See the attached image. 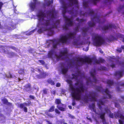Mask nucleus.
I'll return each mask as SVG.
<instances>
[{
  "mask_svg": "<svg viewBox=\"0 0 124 124\" xmlns=\"http://www.w3.org/2000/svg\"><path fill=\"white\" fill-rule=\"evenodd\" d=\"M91 107L93 111L96 114H97V113H96V110L95 108V106L94 103H92Z\"/></svg>",
  "mask_w": 124,
  "mask_h": 124,
  "instance_id": "f704fd0d",
  "label": "nucleus"
},
{
  "mask_svg": "<svg viewBox=\"0 0 124 124\" xmlns=\"http://www.w3.org/2000/svg\"><path fill=\"white\" fill-rule=\"evenodd\" d=\"M109 39H110V40L112 41H113L115 40L116 39V38H115L114 36H111L109 37Z\"/></svg>",
  "mask_w": 124,
  "mask_h": 124,
  "instance_id": "864d4df0",
  "label": "nucleus"
},
{
  "mask_svg": "<svg viewBox=\"0 0 124 124\" xmlns=\"http://www.w3.org/2000/svg\"><path fill=\"white\" fill-rule=\"evenodd\" d=\"M48 111H46L45 112V114L51 118H53L54 117V116L51 114L49 113Z\"/></svg>",
  "mask_w": 124,
  "mask_h": 124,
  "instance_id": "c9c22d12",
  "label": "nucleus"
},
{
  "mask_svg": "<svg viewBox=\"0 0 124 124\" xmlns=\"http://www.w3.org/2000/svg\"><path fill=\"white\" fill-rule=\"evenodd\" d=\"M38 61L39 62L41 63L42 65H44L45 64V62L43 60H38Z\"/></svg>",
  "mask_w": 124,
  "mask_h": 124,
  "instance_id": "bf43d9fd",
  "label": "nucleus"
},
{
  "mask_svg": "<svg viewBox=\"0 0 124 124\" xmlns=\"http://www.w3.org/2000/svg\"><path fill=\"white\" fill-rule=\"evenodd\" d=\"M93 45L96 46H100L105 43V41L102 36L100 35H96L93 39Z\"/></svg>",
  "mask_w": 124,
  "mask_h": 124,
  "instance_id": "20e7f679",
  "label": "nucleus"
},
{
  "mask_svg": "<svg viewBox=\"0 0 124 124\" xmlns=\"http://www.w3.org/2000/svg\"><path fill=\"white\" fill-rule=\"evenodd\" d=\"M99 70H108L107 68L106 67L102 66H101Z\"/></svg>",
  "mask_w": 124,
  "mask_h": 124,
  "instance_id": "4c0bfd02",
  "label": "nucleus"
},
{
  "mask_svg": "<svg viewBox=\"0 0 124 124\" xmlns=\"http://www.w3.org/2000/svg\"><path fill=\"white\" fill-rule=\"evenodd\" d=\"M56 50V49L52 48L49 51L48 54V57L51 58L53 56H56L57 53Z\"/></svg>",
  "mask_w": 124,
  "mask_h": 124,
  "instance_id": "ddd939ff",
  "label": "nucleus"
},
{
  "mask_svg": "<svg viewBox=\"0 0 124 124\" xmlns=\"http://www.w3.org/2000/svg\"><path fill=\"white\" fill-rule=\"evenodd\" d=\"M7 47L5 46H0V52L1 53L8 54V50L7 49Z\"/></svg>",
  "mask_w": 124,
  "mask_h": 124,
  "instance_id": "dca6fc26",
  "label": "nucleus"
},
{
  "mask_svg": "<svg viewBox=\"0 0 124 124\" xmlns=\"http://www.w3.org/2000/svg\"><path fill=\"white\" fill-rule=\"evenodd\" d=\"M76 20L78 22H79L80 23H82L83 22L85 23L86 21V20L85 19H80L79 17L77 18L76 19Z\"/></svg>",
  "mask_w": 124,
  "mask_h": 124,
  "instance_id": "cd10ccee",
  "label": "nucleus"
},
{
  "mask_svg": "<svg viewBox=\"0 0 124 124\" xmlns=\"http://www.w3.org/2000/svg\"><path fill=\"white\" fill-rule=\"evenodd\" d=\"M34 2L36 3L38 5H40L41 3L40 2L38 1L37 0H33Z\"/></svg>",
  "mask_w": 124,
  "mask_h": 124,
  "instance_id": "052dcab7",
  "label": "nucleus"
},
{
  "mask_svg": "<svg viewBox=\"0 0 124 124\" xmlns=\"http://www.w3.org/2000/svg\"><path fill=\"white\" fill-rule=\"evenodd\" d=\"M60 23V21L59 20H56L55 23H54V24L55 25H59Z\"/></svg>",
  "mask_w": 124,
  "mask_h": 124,
  "instance_id": "0e129e2a",
  "label": "nucleus"
},
{
  "mask_svg": "<svg viewBox=\"0 0 124 124\" xmlns=\"http://www.w3.org/2000/svg\"><path fill=\"white\" fill-rule=\"evenodd\" d=\"M53 0H52L51 1L49 0L46 2V5L48 7L50 6L51 4H53Z\"/></svg>",
  "mask_w": 124,
  "mask_h": 124,
  "instance_id": "a19ab883",
  "label": "nucleus"
},
{
  "mask_svg": "<svg viewBox=\"0 0 124 124\" xmlns=\"http://www.w3.org/2000/svg\"><path fill=\"white\" fill-rule=\"evenodd\" d=\"M68 117L70 119H75V117L74 116L70 114H69L68 115Z\"/></svg>",
  "mask_w": 124,
  "mask_h": 124,
  "instance_id": "de8ad7c7",
  "label": "nucleus"
},
{
  "mask_svg": "<svg viewBox=\"0 0 124 124\" xmlns=\"http://www.w3.org/2000/svg\"><path fill=\"white\" fill-rule=\"evenodd\" d=\"M27 102V103L25 102L19 104V106L20 108L23 109L24 111L26 113L27 112L28 110L27 108L25 106H29L32 104L30 100L28 101Z\"/></svg>",
  "mask_w": 124,
  "mask_h": 124,
  "instance_id": "1a4fd4ad",
  "label": "nucleus"
},
{
  "mask_svg": "<svg viewBox=\"0 0 124 124\" xmlns=\"http://www.w3.org/2000/svg\"><path fill=\"white\" fill-rule=\"evenodd\" d=\"M100 115V117L102 119V122L103 124H108V123L106 122V119L105 118V113H103L101 114H98Z\"/></svg>",
  "mask_w": 124,
  "mask_h": 124,
  "instance_id": "6ab92c4d",
  "label": "nucleus"
},
{
  "mask_svg": "<svg viewBox=\"0 0 124 124\" xmlns=\"http://www.w3.org/2000/svg\"><path fill=\"white\" fill-rule=\"evenodd\" d=\"M35 31V30H33L31 31H30L29 33H28L26 35L28 36H29L31 35V34H32Z\"/></svg>",
  "mask_w": 124,
  "mask_h": 124,
  "instance_id": "4d7b16f0",
  "label": "nucleus"
},
{
  "mask_svg": "<svg viewBox=\"0 0 124 124\" xmlns=\"http://www.w3.org/2000/svg\"><path fill=\"white\" fill-rule=\"evenodd\" d=\"M24 89L27 91H29L31 90V85L29 83L26 84L24 86Z\"/></svg>",
  "mask_w": 124,
  "mask_h": 124,
  "instance_id": "5701e85b",
  "label": "nucleus"
},
{
  "mask_svg": "<svg viewBox=\"0 0 124 124\" xmlns=\"http://www.w3.org/2000/svg\"><path fill=\"white\" fill-rule=\"evenodd\" d=\"M48 89L46 88H44L43 90V93L45 94H48Z\"/></svg>",
  "mask_w": 124,
  "mask_h": 124,
  "instance_id": "37998d69",
  "label": "nucleus"
},
{
  "mask_svg": "<svg viewBox=\"0 0 124 124\" xmlns=\"http://www.w3.org/2000/svg\"><path fill=\"white\" fill-rule=\"evenodd\" d=\"M68 12L71 15H72L74 14V12L73 10H70L68 11Z\"/></svg>",
  "mask_w": 124,
  "mask_h": 124,
  "instance_id": "69168bd1",
  "label": "nucleus"
},
{
  "mask_svg": "<svg viewBox=\"0 0 124 124\" xmlns=\"http://www.w3.org/2000/svg\"><path fill=\"white\" fill-rule=\"evenodd\" d=\"M115 107L118 108H120L121 107L119 104L116 103L115 104Z\"/></svg>",
  "mask_w": 124,
  "mask_h": 124,
  "instance_id": "680f3d73",
  "label": "nucleus"
},
{
  "mask_svg": "<svg viewBox=\"0 0 124 124\" xmlns=\"http://www.w3.org/2000/svg\"><path fill=\"white\" fill-rule=\"evenodd\" d=\"M30 99L31 100H34L35 97L34 95H30L29 96Z\"/></svg>",
  "mask_w": 124,
  "mask_h": 124,
  "instance_id": "5fc2aeb1",
  "label": "nucleus"
},
{
  "mask_svg": "<svg viewBox=\"0 0 124 124\" xmlns=\"http://www.w3.org/2000/svg\"><path fill=\"white\" fill-rule=\"evenodd\" d=\"M1 100L2 103L3 104L10 106L12 105V103L8 102V100L6 98H4L3 99H1Z\"/></svg>",
  "mask_w": 124,
  "mask_h": 124,
  "instance_id": "aec40b11",
  "label": "nucleus"
},
{
  "mask_svg": "<svg viewBox=\"0 0 124 124\" xmlns=\"http://www.w3.org/2000/svg\"><path fill=\"white\" fill-rule=\"evenodd\" d=\"M98 102L99 104L102 105L104 106V102L102 100L100 99L98 101Z\"/></svg>",
  "mask_w": 124,
  "mask_h": 124,
  "instance_id": "8fccbe9b",
  "label": "nucleus"
},
{
  "mask_svg": "<svg viewBox=\"0 0 124 124\" xmlns=\"http://www.w3.org/2000/svg\"><path fill=\"white\" fill-rule=\"evenodd\" d=\"M88 1H84L83 2V5L84 6V8H87L88 6Z\"/></svg>",
  "mask_w": 124,
  "mask_h": 124,
  "instance_id": "e433bc0d",
  "label": "nucleus"
},
{
  "mask_svg": "<svg viewBox=\"0 0 124 124\" xmlns=\"http://www.w3.org/2000/svg\"><path fill=\"white\" fill-rule=\"evenodd\" d=\"M55 112L56 114H58V115H60L61 114L59 110L57 108H55Z\"/></svg>",
  "mask_w": 124,
  "mask_h": 124,
  "instance_id": "49530a36",
  "label": "nucleus"
},
{
  "mask_svg": "<svg viewBox=\"0 0 124 124\" xmlns=\"http://www.w3.org/2000/svg\"><path fill=\"white\" fill-rule=\"evenodd\" d=\"M55 107L54 105H52L51 106L48 110L49 112H52L55 110Z\"/></svg>",
  "mask_w": 124,
  "mask_h": 124,
  "instance_id": "2f4dec72",
  "label": "nucleus"
},
{
  "mask_svg": "<svg viewBox=\"0 0 124 124\" xmlns=\"http://www.w3.org/2000/svg\"><path fill=\"white\" fill-rule=\"evenodd\" d=\"M116 84L117 85L120 86L124 87V82L122 83L121 81H120L118 82Z\"/></svg>",
  "mask_w": 124,
  "mask_h": 124,
  "instance_id": "c03bdc74",
  "label": "nucleus"
},
{
  "mask_svg": "<svg viewBox=\"0 0 124 124\" xmlns=\"http://www.w3.org/2000/svg\"><path fill=\"white\" fill-rule=\"evenodd\" d=\"M67 83L69 84V87L70 90L72 91L71 93L72 97L75 99L79 100L81 98V94L83 93L85 90V87L82 82L79 81H77L75 83V86H78L75 88L73 86L72 81L70 80H68Z\"/></svg>",
  "mask_w": 124,
  "mask_h": 124,
  "instance_id": "f257e3e1",
  "label": "nucleus"
},
{
  "mask_svg": "<svg viewBox=\"0 0 124 124\" xmlns=\"http://www.w3.org/2000/svg\"><path fill=\"white\" fill-rule=\"evenodd\" d=\"M82 11H81L80 12V16H87L88 15H90V16H92L94 14V11L92 9H91L90 8H89L86 12H85V13H84L83 14H82Z\"/></svg>",
  "mask_w": 124,
  "mask_h": 124,
  "instance_id": "9b49d317",
  "label": "nucleus"
},
{
  "mask_svg": "<svg viewBox=\"0 0 124 124\" xmlns=\"http://www.w3.org/2000/svg\"><path fill=\"white\" fill-rule=\"evenodd\" d=\"M59 43L57 41L55 42L54 41H53L52 45V48H53L55 49H57V46L59 45Z\"/></svg>",
  "mask_w": 124,
  "mask_h": 124,
  "instance_id": "393cba45",
  "label": "nucleus"
},
{
  "mask_svg": "<svg viewBox=\"0 0 124 124\" xmlns=\"http://www.w3.org/2000/svg\"><path fill=\"white\" fill-rule=\"evenodd\" d=\"M5 118V117L3 114H0V121L4 120Z\"/></svg>",
  "mask_w": 124,
  "mask_h": 124,
  "instance_id": "ea45409f",
  "label": "nucleus"
},
{
  "mask_svg": "<svg viewBox=\"0 0 124 124\" xmlns=\"http://www.w3.org/2000/svg\"><path fill=\"white\" fill-rule=\"evenodd\" d=\"M64 19L66 21L65 24L69 27L72 26L73 24V21L71 20V18H68L66 16H64Z\"/></svg>",
  "mask_w": 124,
  "mask_h": 124,
  "instance_id": "f8f14e48",
  "label": "nucleus"
},
{
  "mask_svg": "<svg viewBox=\"0 0 124 124\" xmlns=\"http://www.w3.org/2000/svg\"><path fill=\"white\" fill-rule=\"evenodd\" d=\"M37 5H38L36 3L32 2H31L29 4V6L31 11H34L36 9Z\"/></svg>",
  "mask_w": 124,
  "mask_h": 124,
  "instance_id": "a211bd4d",
  "label": "nucleus"
},
{
  "mask_svg": "<svg viewBox=\"0 0 124 124\" xmlns=\"http://www.w3.org/2000/svg\"><path fill=\"white\" fill-rule=\"evenodd\" d=\"M56 107L59 110L62 112L65 111L66 110V106L62 103L57 105Z\"/></svg>",
  "mask_w": 124,
  "mask_h": 124,
  "instance_id": "2eb2a0df",
  "label": "nucleus"
},
{
  "mask_svg": "<svg viewBox=\"0 0 124 124\" xmlns=\"http://www.w3.org/2000/svg\"><path fill=\"white\" fill-rule=\"evenodd\" d=\"M112 28L116 29L117 28V27L114 24H111L109 25L108 26L104 25L102 28V29L103 30L109 29H111Z\"/></svg>",
  "mask_w": 124,
  "mask_h": 124,
  "instance_id": "4468645a",
  "label": "nucleus"
},
{
  "mask_svg": "<svg viewBox=\"0 0 124 124\" xmlns=\"http://www.w3.org/2000/svg\"><path fill=\"white\" fill-rule=\"evenodd\" d=\"M8 47L9 48H11L12 49H13L15 50H16L17 49V48L16 47L13 46H10Z\"/></svg>",
  "mask_w": 124,
  "mask_h": 124,
  "instance_id": "e2e57ef3",
  "label": "nucleus"
},
{
  "mask_svg": "<svg viewBox=\"0 0 124 124\" xmlns=\"http://www.w3.org/2000/svg\"><path fill=\"white\" fill-rule=\"evenodd\" d=\"M62 28L63 30H68V27L66 25H64L63 26Z\"/></svg>",
  "mask_w": 124,
  "mask_h": 124,
  "instance_id": "3c124183",
  "label": "nucleus"
},
{
  "mask_svg": "<svg viewBox=\"0 0 124 124\" xmlns=\"http://www.w3.org/2000/svg\"><path fill=\"white\" fill-rule=\"evenodd\" d=\"M104 110L105 112L107 113H110L111 112V111L107 106L104 108Z\"/></svg>",
  "mask_w": 124,
  "mask_h": 124,
  "instance_id": "58836bf2",
  "label": "nucleus"
},
{
  "mask_svg": "<svg viewBox=\"0 0 124 124\" xmlns=\"http://www.w3.org/2000/svg\"><path fill=\"white\" fill-rule=\"evenodd\" d=\"M35 31V30H33L31 31H30L29 33H28L26 35L28 36H29L31 35V34H32Z\"/></svg>",
  "mask_w": 124,
  "mask_h": 124,
  "instance_id": "6e6d98bb",
  "label": "nucleus"
},
{
  "mask_svg": "<svg viewBox=\"0 0 124 124\" xmlns=\"http://www.w3.org/2000/svg\"><path fill=\"white\" fill-rule=\"evenodd\" d=\"M15 53L11 52L10 54V56L11 57H13L15 55Z\"/></svg>",
  "mask_w": 124,
  "mask_h": 124,
  "instance_id": "338daca9",
  "label": "nucleus"
},
{
  "mask_svg": "<svg viewBox=\"0 0 124 124\" xmlns=\"http://www.w3.org/2000/svg\"><path fill=\"white\" fill-rule=\"evenodd\" d=\"M47 13V15L50 16V20L54 19L56 16V12L54 9H53L51 11L48 10Z\"/></svg>",
  "mask_w": 124,
  "mask_h": 124,
  "instance_id": "9d476101",
  "label": "nucleus"
},
{
  "mask_svg": "<svg viewBox=\"0 0 124 124\" xmlns=\"http://www.w3.org/2000/svg\"><path fill=\"white\" fill-rule=\"evenodd\" d=\"M89 29V27L87 28H83L82 29V34L84 36H85L87 35L86 32L88 31V30Z\"/></svg>",
  "mask_w": 124,
  "mask_h": 124,
  "instance_id": "b1692460",
  "label": "nucleus"
},
{
  "mask_svg": "<svg viewBox=\"0 0 124 124\" xmlns=\"http://www.w3.org/2000/svg\"><path fill=\"white\" fill-rule=\"evenodd\" d=\"M68 53L67 49H65L64 50L60 52L59 56L61 57L64 56H67V54Z\"/></svg>",
  "mask_w": 124,
  "mask_h": 124,
  "instance_id": "412c9836",
  "label": "nucleus"
},
{
  "mask_svg": "<svg viewBox=\"0 0 124 124\" xmlns=\"http://www.w3.org/2000/svg\"><path fill=\"white\" fill-rule=\"evenodd\" d=\"M77 61L78 62H80L82 63H87L91 64L92 62L94 61V62L97 64H99V60H98L96 58L93 57L89 58L87 56H85L84 58H77Z\"/></svg>",
  "mask_w": 124,
  "mask_h": 124,
  "instance_id": "7ed1b4c3",
  "label": "nucleus"
},
{
  "mask_svg": "<svg viewBox=\"0 0 124 124\" xmlns=\"http://www.w3.org/2000/svg\"><path fill=\"white\" fill-rule=\"evenodd\" d=\"M51 95L52 96L53 95H55V93H56L55 90H54L53 91H51Z\"/></svg>",
  "mask_w": 124,
  "mask_h": 124,
  "instance_id": "774afa93",
  "label": "nucleus"
},
{
  "mask_svg": "<svg viewBox=\"0 0 124 124\" xmlns=\"http://www.w3.org/2000/svg\"><path fill=\"white\" fill-rule=\"evenodd\" d=\"M68 70V69L67 68H63L62 69L61 72L63 74H65L67 72Z\"/></svg>",
  "mask_w": 124,
  "mask_h": 124,
  "instance_id": "c85d7f7f",
  "label": "nucleus"
},
{
  "mask_svg": "<svg viewBox=\"0 0 124 124\" xmlns=\"http://www.w3.org/2000/svg\"><path fill=\"white\" fill-rule=\"evenodd\" d=\"M88 24L89 26L90 27H92L95 25V23L94 22H92L91 21L88 22Z\"/></svg>",
  "mask_w": 124,
  "mask_h": 124,
  "instance_id": "473e14b6",
  "label": "nucleus"
},
{
  "mask_svg": "<svg viewBox=\"0 0 124 124\" xmlns=\"http://www.w3.org/2000/svg\"><path fill=\"white\" fill-rule=\"evenodd\" d=\"M72 79H77L78 78V76L77 75H76L74 74H72Z\"/></svg>",
  "mask_w": 124,
  "mask_h": 124,
  "instance_id": "09e8293b",
  "label": "nucleus"
},
{
  "mask_svg": "<svg viewBox=\"0 0 124 124\" xmlns=\"http://www.w3.org/2000/svg\"><path fill=\"white\" fill-rule=\"evenodd\" d=\"M99 64L100 63H102L105 62V61L104 59H102L101 58H100L99 60Z\"/></svg>",
  "mask_w": 124,
  "mask_h": 124,
  "instance_id": "603ef678",
  "label": "nucleus"
},
{
  "mask_svg": "<svg viewBox=\"0 0 124 124\" xmlns=\"http://www.w3.org/2000/svg\"><path fill=\"white\" fill-rule=\"evenodd\" d=\"M46 15L44 12H40L38 15V17L39 18L42 17L39 19L38 25L43 29H46L50 24V20H45L44 17L46 16Z\"/></svg>",
  "mask_w": 124,
  "mask_h": 124,
  "instance_id": "f03ea898",
  "label": "nucleus"
},
{
  "mask_svg": "<svg viewBox=\"0 0 124 124\" xmlns=\"http://www.w3.org/2000/svg\"><path fill=\"white\" fill-rule=\"evenodd\" d=\"M121 66V70L116 71L114 74V76L118 78L122 77L123 76V73L124 72V60L119 63Z\"/></svg>",
  "mask_w": 124,
  "mask_h": 124,
  "instance_id": "6e6552de",
  "label": "nucleus"
},
{
  "mask_svg": "<svg viewBox=\"0 0 124 124\" xmlns=\"http://www.w3.org/2000/svg\"><path fill=\"white\" fill-rule=\"evenodd\" d=\"M90 95L91 97V100L93 101H96L97 99L96 97V94L94 92L91 93Z\"/></svg>",
  "mask_w": 124,
  "mask_h": 124,
  "instance_id": "4be33fe9",
  "label": "nucleus"
},
{
  "mask_svg": "<svg viewBox=\"0 0 124 124\" xmlns=\"http://www.w3.org/2000/svg\"><path fill=\"white\" fill-rule=\"evenodd\" d=\"M124 8V3L123 5H120L118 8L117 10L118 12H119L120 11Z\"/></svg>",
  "mask_w": 124,
  "mask_h": 124,
  "instance_id": "a18cd8bd",
  "label": "nucleus"
},
{
  "mask_svg": "<svg viewBox=\"0 0 124 124\" xmlns=\"http://www.w3.org/2000/svg\"><path fill=\"white\" fill-rule=\"evenodd\" d=\"M61 100L60 99H56L55 101V103L56 104L60 105L62 103L61 102Z\"/></svg>",
  "mask_w": 124,
  "mask_h": 124,
  "instance_id": "c756f323",
  "label": "nucleus"
},
{
  "mask_svg": "<svg viewBox=\"0 0 124 124\" xmlns=\"http://www.w3.org/2000/svg\"><path fill=\"white\" fill-rule=\"evenodd\" d=\"M5 3H6L7 4H8V2H7L3 3L1 1H0V10H1L3 6L4 5V4Z\"/></svg>",
  "mask_w": 124,
  "mask_h": 124,
  "instance_id": "79ce46f5",
  "label": "nucleus"
},
{
  "mask_svg": "<svg viewBox=\"0 0 124 124\" xmlns=\"http://www.w3.org/2000/svg\"><path fill=\"white\" fill-rule=\"evenodd\" d=\"M18 73L21 75H23L25 73V70L24 69H20L18 70Z\"/></svg>",
  "mask_w": 124,
  "mask_h": 124,
  "instance_id": "7c9ffc66",
  "label": "nucleus"
},
{
  "mask_svg": "<svg viewBox=\"0 0 124 124\" xmlns=\"http://www.w3.org/2000/svg\"><path fill=\"white\" fill-rule=\"evenodd\" d=\"M47 82L48 84H50L52 85H54L55 84L54 81H53L51 78L48 79L47 80Z\"/></svg>",
  "mask_w": 124,
  "mask_h": 124,
  "instance_id": "bb28decb",
  "label": "nucleus"
},
{
  "mask_svg": "<svg viewBox=\"0 0 124 124\" xmlns=\"http://www.w3.org/2000/svg\"><path fill=\"white\" fill-rule=\"evenodd\" d=\"M90 73L91 76L93 77V80H91L90 77H89L86 81V85H92L93 82L96 83L97 81V79L94 76L96 73L95 70L94 69H92L91 71H90Z\"/></svg>",
  "mask_w": 124,
  "mask_h": 124,
  "instance_id": "0eeeda50",
  "label": "nucleus"
},
{
  "mask_svg": "<svg viewBox=\"0 0 124 124\" xmlns=\"http://www.w3.org/2000/svg\"><path fill=\"white\" fill-rule=\"evenodd\" d=\"M114 116L115 118L116 119L119 118L120 114L118 112H114Z\"/></svg>",
  "mask_w": 124,
  "mask_h": 124,
  "instance_id": "72a5a7b5",
  "label": "nucleus"
},
{
  "mask_svg": "<svg viewBox=\"0 0 124 124\" xmlns=\"http://www.w3.org/2000/svg\"><path fill=\"white\" fill-rule=\"evenodd\" d=\"M76 34V33L74 32L73 33H69L67 34L68 37L66 35H62L59 39V41L62 44L65 43L67 42L68 39H72V38H74V35Z\"/></svg>",
  "mask_w": 124,
  "mask_h": 124,
  "instance_id": "39448f33",
  "label": "nucleus"
},
{
  "mask_svg": "<svg viewBox=\"0 0 124 124\" xmlns=\"http://www.w3.org/2000/svg\"><path fill=\"white\" fill-rule=\"evenodd\" d=\"M92 21L97 22L99 23L100 22V16L97 15V14H95L93 16V18H91Z\"/></svg>",
  "mask_w": 124,
  "mask_h": 124,
  "instance_id": "f3484780",
  "label": "nucleus"
},
{
  "mask_svg": "<svg viewBox=\"0 0 124 124\" xmlns=\"http://www.w3.org/2000/svg\"><path fill=\"white\" fill-rule=\"evenodd\" d=\"M114 116L113 113H111V112L110 113H109V116L110 118H114Z\"/></svg>",
  "mask_w": 124,
  "mask_h": 124,
  "instance_id": "13d9d810",
  "label": "nucleus"
},
{
  "mask_svg": "<svg viewBox=\"0 0 124 124\" xmlns=\"http://www.w3.org/2000/svg\"><path fill=\"white\" fill-rule=\"evenodd\" d=\"M96 90L98 92L101 91L102 94H103L105 93H106V96L104 97L105 98L111 99L112 97V95L110 94L112 93V92L108 90L106 88L104 90L103 89L102 87H101L96 86H95Z\"/></svg>",
  "mask_w": 124,
  "mask_h": 124,
  "instance_id": "423d86ee",
  "label": "nucleus"
},
{
  "mask_svg": "<svg viewBox=\"0 0 124 124\" xmlns=\"http://www.w3.org/2000/svg\"><path fill=\"white\" fill-rule=\"evenodd\" d=\"M106 83L108 85L109 88L111 86L113 85L114 83L113 80H107V81Z\"/></svg>",
  "mask_w": 124,
  "mask_h": 124,
  "instance_id": "a878e982",
  "label": "nucleus"
}]
</instances>
